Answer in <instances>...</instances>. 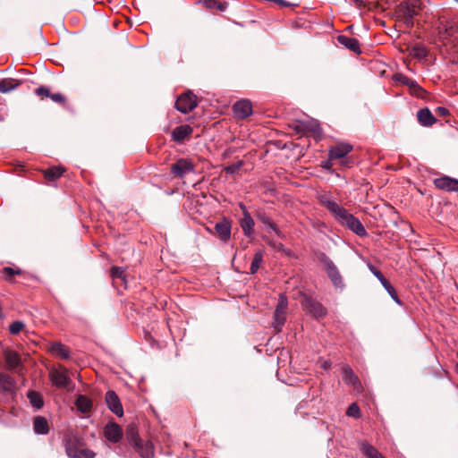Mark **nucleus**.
<instances>
[{"label":"nucleus","instance_id":"1","mask_svg":"<svg viewBox=\"0 0 458 458\" xmlns=\"http://www.w3.org/2000/svg\"><path fill=\"white\" fill-rule=\"evenodd\" d=\"M317 199L322 207L330 212L341 225L347 227L360 237L367 235V231L361 222L347 209L335 202L331 193L327 191L319 192L317 195Z\"/></svg>","mask_w":458,"mask_h":458},{"label":"nucleus","instance_id":"2","mask_svg":"<svg viewBox=\"0 0 458 458\" xmlns=\"http://www.w3.org/2000/svg\"><path fill=\"white\" fill-rule=\"evenodd\" d=\"M420 0H404L396 6V14L400 21H402L406 28L413 27L414 17L420 10Z\"/></svg>","mask_w":458,"mask_h":458},{"label":"nucleus","instance_id":"3","mask_svg":"<svg viewBox=\"0 0 458 458\" xmlns=\"http://www.w3.org/2000/svg\"><path fill=\"white\" fill-rule=\"evenodd\" d=\"M318 260L323 265L324 269L333 285L336 289L343 290L345 287V284L344 283L343 276H341L339 269L333 262V260L324 252L318 253Z\"/></svg>","mask_w":458,"mask_h":458},{"label":"nucleus","instance_id":"4","mask_svg":"<svg viewBox=\"0 0 458 458\" xmlns=\"http://www.w3.org/2000/svg\"><path fill=\"white\" fill-rule=\"evenodd\" d=\"M65 451L70 458H94L96 455L93 451L84 448L76 437H70L65 440Z\"/></svg>","mask_w":458,"mask_h":458},{"label":"nucleus","instance_id":"5","mask_svg":"<svg viewBox=\"0 0 458 458\" xmlns=\"http://www.w3.org/2000/svg\"><path fill=\"white\" fill-rule=\"evenodd\" d=\"M49 378L52 384L58 388L68 389L72 383L69 372L64 367L51 369L49 372Z\"/></svg>","mask_w":458,"mask_h":458},{"label":"nucleus","instance_id":"6","mask_svg":"<svg viewBox=\"0 0 458 458\" xmlns=\"http://www.w3.org/2000/svg\"><path fill=\"white\" fill-rule=\"evenodd\" d=\"M301 305L307 313L317 318H322L327 314L326 308L310 296L305 295L301 301Z\"/></svg>","mask_w":458,"mask_h":458},{"label":"nucleus","instance_id":"7","mask_svg":"<svg viewBox=\"0 0 458 458\" xmlns=\"http://www.w3.org/2000/svg\"><path fill=\"white\" fill-rule=\"evenodd\" d=\"M368 268L369 271L378 279V281L381 283L382 286L385 288V290L388 293V294L391 296L393 301L402 306L403 302L400 300V298L397 295V293L394 286L385 278L384 275L376 268L371 263L368 264Z\"/></svg>","mask_w":458,"mask_h":458},{"label":"nucleus","instance_id":"8","mask_svg":"<svg viewBox=\"0 0 458 458\" xmlns=\"http://www.w3.org/2000/svg\"><path fill=\"white\" fill-rule=\"evenodd\" d=\"M196 106V96L191 91L181 95L175 101L176 109L182 114H187L192 111Z\"/></svg>","mask_w":458,"mask_h":458},{"label":"nucleus","instance_id":"9","mask_svg":"<svg viewBox=\"0 0 458 458\" xmlns=\"http://www.w3.org/2000/svg\"><path fill=\"white\" fill-rule=\"evenodd\" d=\"M395 79L401 84L407 86L413 96L420 98H424L426 91L413 79L403 74H396Z\"/></svg>","mask_w":458,"mask_h":458},{"label":"nucleus","instance_id":"10","mask_svg":"<svg viewBox=\"0 0 458 458\" xmlns=\"http://www.w3.org/2000/svg\"><path fill=\"white\" fill-rule=\"evenodd\" d=\"M193 171V164L186 158H180L171 165L172 174L179 178H182L184 175L192 173Z\"/></svg>","mask_w":458,"mask_h":458},{"label":"nucleus","instance_id":"11","mask_svg":"<svg viewBox=\"0 0 458 458\" xmlns=\"http://www.w3.org/2000/svg\"><path fill=\"white\" fill-rule=\"evenodd\" d=\"M105 401L107 408L118 417L123 415V408L116 393L109 390L106 393Z\"/></svg>","mask_w":458,"mask_h":458},{"label":"nucleus","instance_id":"12","mask_svg":"<svg viewBox=\"0 0 458 458\" xmlns=\"http://www.w3.org/2000/svg\"><path fill=\"white\" fill-rule=\"evenodd\" d=\"M232 223L229 219L224 217L215 225L213 233L216 234L222 242H228L231 237Z\"/></svg>","mask_w":458,"mask_h":458},{"label":"nucleus","instance_id":"13","mask_svg":"<svg viewBox=\"0 0 458 458\" xmlns=\"http://www.w3.org/2000/svg\"><path fill=\"white\" fill-rule=\"evenodd\" d=\"M104 436L106 440L118 443L123 437V430L118 424L109 422L104 428Z\"/></svg>","mask_w":458,"mask_h":458},{"label":"nucleus","instance_id":"14","mask_svg":"<svg viewBox=\"0 0 458 458\" xmlns=\"http://www.w3.org/2000/svg\"><path fill=\"white\" fill-rule=\"evenodd\" d=\"M241 208L242 209V217L240 220V225L242 229V232L245 236L250 237L253 234V228L255 225V222L253 218L251 217L249 211L246 209L245 206L243 204L240 205Z\"/></svg>","mask_w":458,"mask_h":458},{"label":"nucleus","instance_id":"15","mask_svg":"<svg viewBox=\"0 0 458 458\" xmlns=\"http://www.w3.org/2000/svg\"><path fill=\"white\" fill-rule=\"evenodd\" d=\"M434 184L437 189L446 191L458 192V179L449 176H442L434 180Z\"/></svg>","mask_w":458,"mask_h":458},{"label":"nucleus","instance_id":"16","mask_svg":"<svg viewBox=\"0 0 458 458\" xmlns=\"http://www.w3.org/2000/svg\"><path fill=\"white\" fill-rule=\"evenodd\" d=\"M233 113L236 117L244 119L252 114V105L250 100L242 99L237 101L233 106Z\"/></svg>","mask_w":458,"mask_h":458},{"label":"nucleus","instance_id":"17","mask_svg":"<svg viewBox=\"0 0 458 458\" xmlns=\"http://www.w3.org/2000/svg\"><path fill=\"white\" fill-rule=\"evenodd\" d=\"M352 150V145L349 143L342 142L331 147L328 152V156L330 159H338L344 157Z\"/></svg>","mask_w":458,"mask_h":458},{"label":"nucleus","instance_id":"18","mask_svg":"<svg viewBox=\"0 0 458 458\" xmlns=\"http://www.w3.org/2000/svg\"><path fill=\"white\" fill-rule=\"evenodd\" d=\"M342 371L344 382L346 385L352 386L354 390L359 392L361 388V384L353 370L349 366H344L343 367Z\"/></svg>","mask_w":458,"mask_h":458},{"label":"nucleus","instance_id":"19","mask_svg":"<svg viewBox=\"0 0 458 458\" xmlns=\"http://www.w3.org/2000/svg\"><path fill=\"white\" fill-rule=\"evenodd\" d=\"M192 132H193V129L190 125H188V124L180 125V126L175 127L173 130L172 139L175 142L181 143L185 140V138L191 136L192 134Z\"/></svg>","mask_w":458,"mask_h":458},{"label":"nucleus","instance_id":"20","mask_svg":"<svg viewBox=\"0 0 458 458\" xmlns=\"http://www.w3.org/2000/svg\"><path fill=\"white\" fill-rule=\"evenodd\" d=\"M417 119L419 123L424 127L432 126L437 121L428 107L421 108L417 112Z\"/></svg>","mask_w":458,"mask_h":458},{"label":"nucleus","instance_id":"21","mask_svg":"<svg viewBox=\"0 0 458 458\" xmlns=\"http://www.w3.org/2000/svg\"><path fill=\"white\" fill-rule=\"evenodd\" d=\"M337 42L347 49L356 53H360L359 40L355 38L347 37L345 35L337 36Z\"/></svg>","mask_w":458,"mask_h":458},{"label":"nucleus","instance_id":"22","mask_svg":"<svg viewBox=\"0 0 458 458\" xmlns=\"http://www.w3.org/2000/svg\"><path fill=\"white\" fill-rule=\"evenodd\" d=\"M75 406L79 412L86 414L92 410V401L83 394H79L75 400Z\"/></svg>","mask_w":458,"mask_h":458},{"label":"nucleus","instance_id":"23","mask_svg":"<svg viewBox=\"0 0 458 458\" xmlns=\"http://www.w3.org/2000/svg\"><path fill=\"white\" fill-rule=\"evenodd\" d=\"M4 360L9 369L15 370L21 365V358L19 354L14 351H5Z\"/></svg>","mask_w":458,"mask_h":458},{"label":"nucleus","instance_id":"24","mask_svg":"<svg viewBox=\"0 0 458 458\" xmlns=\"http://www.w3.org/2000/svg\"><path fill=\"white\" fill-rule=\"evenodd\" d=\"M33 429L36 434L47 435L49 432L47 420L42 416H37L33 420Z\"/></svg>","mask_w":458,"mask_h":458},{"label":"nucleus","instance_id":"25","mask_svg":"<svg viewBox=\"0 0 458 458\" xmlns=\"http://www.w3.org/2000/svg\"><path fill=\"white\" fill-rule=\"evenodd\" d=\"M14 387L13 378L8 374L0 373V389L4 393H11Z\"/></svg>","mask_w":458,"mask_h":458},{"label":"nucleus","instance_id":"26","mask_svg":"<svg viewBox=\"0 0 458 458\" xmlns=\"http://www.w3.org/2000/svg\"><path fill=\"white\" fill-rule=\"evenodd\" d=\"M134 448L140 454L141 458H152L153 457V454H154L153 445L149 442L143 444L142 441H140L139 445H135Z\"/></svg>","mask_w":458,"mask_h":458},{"label":"nucleus","instance_id":"27","mask_svg":"<svg viewBox=\"0 0 458 458\" xmlns=\"http://www.w3.org/2000/svg\"><path fill=\"white\" fill-rule=\"evenodd\" d=\"M20 85V81L13 79V78H6L3 79L0 81V92L1 93H9L12 90L15 89Z\"/></svg>","mask_w":458,"mask_h":458},{"label":"nucleus","instance_id":"28","mask_svg":"<svg viewBox=\"0 0 458 458\" xmlns=\"http://www.w3.org/2000/svg\"><path fill=\"white\" fill-rule=\"evenodd\" d=\"M27 397L31 406L36 410H39L43 407L44 401L42 395L39 393L30 390L27 393Z\"/></svg>","mask_w":458,"mask_h":458},{"label":"nucleus","instance_id":"29","mask_svg":"<svg viewBox=\"0 0 458 458\" xmlns=\"http://www.w3.org/2000/svg\"><path fill=\"white\" fill-rule=\"evenodd\" d=\"M126 438L133 447L139 445L141 440L139 437L138 429L135 425L131 424L127 427Z\"/></svg>","mask_w":458,"mask_h":458},{"label":"nucleus","instance_id":"30","mask_svg":"<svg viewBox=\"0 0 458 458\" xmlns=\"http://www.w3.org/2000/svg\"><path fill=\"white\" fill-rule=\"evenodd\" d=\"M51 352L62 358V359H69L70 358V351L69 349L64 345L63 344L61 343H54L52 345H51Z\"/></svg>","mask_w":458,"mask_h":458},{"label":"nucleus","instance_id":"31","mask_svg":"<svg viewBox=\"0 0 458 458\" xmlns=\"http://www.w3.org/2000/svg\"><path fill=\"white\" fill-rule=\"evenodd\" d=\"M285 315L286 312L284 311L275 310L273 327L276 332H280L282 330V327L285 322Z\"/></svg>","mask_w":458,"mask_h":458},{"label":"nucleus","instance_id":"32","mask_svg":"<svg viewBox=\"0 0 458 458\" xmlns=\"http://www.w3.org/2000/svg\"><path fill=\"white\" fill-rule=\"evenodd\" d=\"M263 262V252L261 250L257 251L254 254L253 259L250 264V273L255 274L259 268L260 264Z\"/></svg>","mask_w":458,"mask_h":458},{"label":"nucleus","instance_id":"33","mask_svg":"<svg viewBox=\"0 0 458 458\" xmlns=\"http://www.w3.org/2000/svg\"><path fill=\"white\" fill-rule=\"evenodd\" d=\"M428 52L424 45L417 44L411 48V55L419 59L427 57Z\"/></svg>","mask_w":458,"mask_h":458},{"label":"nucleus","instance_id":"34","mask_svg":"<svg viewBox=\"0 0 458 458\" xmlns=\"http://www.w3.org/2000/svg\"><path fill=\"white\" fill-rule=\"evenodd\" d=\"M64 171L63 167L55 166L45 173V177L49 181H55L63 174Z\"/></svg>","mask_w":458,"mask_h":458},{"label":"nucleus","instance_id":"35","mask_svg":"<svg viewBox=\"0 0 458 458\" xmlns=\"http://www.w3.org/2000/svg\"><path fill=\"white\" fill-rule=\"evenodd\" d=\"M242 165H243V161L240 160L236 163L227 165L226 167H225L224 170L225 171L226 174H234L240 170V168Z\"/></svg>","mask_w":458,"mask_h":458},{"label":"nucleus","instance_id":"36","mask_svg":"<svg viewBox=\"0 0 458 458\" xmlns=\"http://www.w3.org/2000/svg\"><path fill=\"white\" fill-rule=\"evenodd\" d=\"M259 217V220L261 221V223L267 225L275 233H278L277 226L276 225V224L274 222L271 221V219L267 215L263 214V215H260Z\"/></svg>","mask_w":458,"mask_h":458},{"label":"nucleus","instance_id":"37","mask_svg":"<svg viewBox=\"0 0 458 458\" xmlns=\"http://www.w3.org/2000/svg\"><path fill=\"white\" fill-rule=\"evenodd\" d=\"M287 306H288V301H287L286 296L284 294H281L279 296L278 303H277L275 310L286 312Z\"/></svg>","mask_w":458,"mask_h":458},{"label":"nucleus","instance_id":"38","mask_svg":"<svg viewBox=\"0 0 458 458\" xmlns=\"http://www.w3.org/2000/svg\"><path fill=\"white\" fill-rule=\"evenodd\" d=\"M24 324L21 321H13L9 326V331L13 335H17L22 330Z\"/></svg>","mask_w":458,"mask_h":458},{"label":"nucleus","instance_id":"39","mask_svg":"<svg viewBox=\"0 0 458 458\" xmlns=\"http://www.w3.org/2000/svg\"><path fill=\"white\" fill-rule=\"evenodd\" d=\"M445 32L451 37H458V23H448L445 28Z\"/></svg>","mask_w":458,"mask_h":458},{"label":"nucleus","instance_id":"40","mask_svg":"<svg viewBox=\"0 0 458 458\" xmlns=\"http://www.w3.org/2000/svg\"><path fill=\"white\" fill-rule=\"evenodd\" d=\"M346 414L350 417L359 418L360 416V411L356 403H352L346 411Z\"/></svg>","mask_w":458,"mask_h":458},{"label":"nucleus","instance_id":"41","mask_svg":"<svg viewBox=\"0 0 458 458\" xmlns=\"http://www.w3.org/2000/svg\"><path fill=\"white\" fill-rule=\"evenodd\" d=\"M111 276L114 279L120 278L122 280H124V277H125L124 269L120 267H113L111 269Z\"/></svg>","mask_w":458,"mask_h":458},{"label":"nucleus","instance_id":"42","mask_svg":"<svg viewBox=\"0 0 458 458\" xmlns=\"http://www.w3.org/2000/svg\"><path fill=\"white\" fill-rule=\"evenodd\" d=\"M35 94L41 98H50L51 92L49 88L46 86H40L35 89Z\"/></svg>","mask_w":458,"mask_h":458},{"label":"nucleus","instance_id":"43","mask_svg":"<svg viewBox=\"0 0 458 458\" xmlns=\"http://www.w3.org/2000/svg\"><path fill=\"white\" fill-rule=\"evenodd\" d=\"M50 98L55 103L64 102V97L61 93L51 94Z\"/></svg>","mask_w":458,"mask_h":458},{"label":"nucleus","instance_id":"44","mask_svg":"<svg viewBox=\"0 0 458 458\" xmlns=\"http://www.w3.org/2000/svg\"><path fill=\"white\" fill-rule=\"evenodd\" d=\"M436 112L440 116H445L449 114V110L446 107L444 106H438L436 109Z\"/></svg>","mask_w":458,"mask_h":458},{"label":"nucleus","instance_id":"45","mask_svg":"<svg viewBox=\"0 0 458 458\" xmlns=\"http://www.w3.org/2000/svg\"><path fill=\"white\" fill-rule=\"evenodd\" d=\"M273 2L276 3L278 5L285 7L289 6L290 4L286 2L285 0H273Z\"/></svg>","mask_w":458,"mask_h":458},{"label":"nucleus","instance_id":"46","mask_svg":"<svg viewBox=\"0 0 458 458\" xmlns=\"http://www.w3.org/2000/svg\"><path fill=\"white\" fill-rule=\"evenodd\" d=\"M5 271H6V273H8V274H10V275L19 274V273H20V271H19V270L14 271V270H13V268H11V267H6V268H5Z\"/></svg>","mask_w":458,"mask_h":458},{"label":"nucleus","instance_id":"47","mask_svg":"<svg viewBox=\"0 0 458 458\" xmlns=\"http://www.w3.org/2000/svg\"><path fill=\"white\" fill-rule=\"evenodd\" d=\"M329 366H330V365H329L327 361H325V362H324L323 367H324L325 369L329 368Z\"/></svg>","mask_w":458,"mask_h":458},{"label":"nucleus","instance_id":"48","mask_svg":"<svg viewBox=\"0 0 458 458\" xmlns=\"http://www.w3.org/2000/svg\"><path fill=\"white\" fill-rule=\"evenodd\" d=\"M218 8L223 11L224 10V7L221 6V4L218 5Z\"/></svg>","mask_w":458,"mask_h":458},{"label":"nucleus","instance_id":"49","mask_svg":"<svg viewBox=\"0 0 458 458\" xmlns=\"http://www.w3.org/2000/svg\"><path fill=\"white\" fill-rule=\"evenodd\" d=\"M324 167L328 168V164H326Z\"/></svg>","mask_w":458,"mask_h":458},{"label":"nucleus","instance_id":"50","mask_svg":"<svg viewBox=\"0 0 458 458\" xmlns=\"http://www.w3.org/2000/svg\"><path fill=\"white\" fill-rule=\"evenodd\" d=\"M457 357H458V351H457Z\"/></svg>","mask_w":458,"mask_h":458},{"label":"nucleus","instance_id":"51","mask_svg":"<svg viewBox=\"0 0 458 458\" xmlns=\"http://www.w3.org/2000/svg\"><path fill=\"white\" fill-rule=\"evenodd\" d=\"M458 3V0H455Z\"/></svg>","mask_w":458,"mask_h":458}]
</instances>
